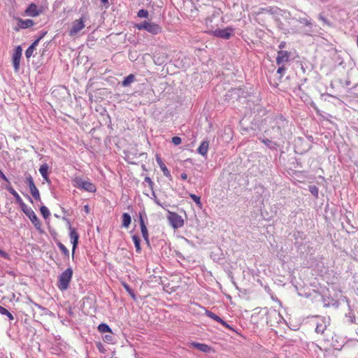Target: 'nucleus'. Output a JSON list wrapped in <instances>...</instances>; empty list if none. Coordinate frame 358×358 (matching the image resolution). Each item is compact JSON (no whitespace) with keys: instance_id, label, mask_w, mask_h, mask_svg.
<instances>
[{"instance_id":"obj_1","label":"nucleus","mask_w":358,"mask_h":358,"mask_svg":"<svg viewBox=\"0 0 358 358\" xmlns=\"http://www.w3.org/2000/svg\"><path fill=\"white\" fill-rule=\"evenodd\" d=\"M72 276L73 270L71 267H69L58 276L57 288L62 292L67 290L69 287Z\"/></svg>"},{"instance_id":"obj_2","label":"nucleus","mask_w":358,"mask_h":358,"mask_svg":"<svg viewBox=\"0 0 358 358\" xmlns=\"http://www.w3.org/2000/svg\"><path fill=\"white\" fill-rule=\"evenodd\" d=\"M73 185L78 189H83L88 192H95L96 186L89 179L84 180L80 176H76L72 180Z\"/></svg>"},{"instance_id":"obj_3","label":"nucleus","mask_w":358,"mask_h":358,"mask_svg":"<svg viewBox=\"0 0 358 358\" xmlns=\"http://www.w3.org/2000/svg\"><path fill=\"white\" fill-rule=\"evenodd\" d=\"M135 27L138 30H145L153 35H157L162 31V27L158 24L148 21L138 23L135 25Z\"/></svg>"},{"instance_id":"obj_4","label":"nucleus","mask_w":358,"mask_h":358,"mask_svg":"<svg viewBox=\"0 0 358 358\" xmlns=\"http://www.w3.org/2000/svg\"><path fill=\"white\" fill-rule=\"evenodd\" d=\"M20 208L23 213L29 218L35 228L37 230L41 231V223L34 211L31 208L28 207L26 203L22 205Z\"/></svg>"},{"instance_id":"obj_5","label":"nucleus","mask_w":358,"mask_h":358,"mask_svg":"<svg viewBox=\"0 0 358 358\" xmlns=\"http://www.w3.org/2000/svg\"><path fill=\"white\" fill-rule=\"evenodd\" d=\"M167 219L173 229H178L183 226L184 220L182 217L176 213L168 210Z\"/></svg>"},{"instance_id":"obj_6","label":"nucleus","mask_w":358,"mask_h":358,"mask_svg":"<svg viewBox=\"0 0 358 358\" xmlns=\"http://www.w3.org/2000/svg\"><path fill=\"white\" fill-rule=\"evenodd\" d=\"M25 182L27 184L32 196L36 201H40L41 196L39 191L35 185L32 176L30 174L26 176Z\"/></svg>"},{"instance_id":"obj_7","label":"nucleus","mask_w":358,"mask_h":358,"mask_svg":"<svg viewBox=\"0 0 358 358\" xmlns=\"http://www.w3.org/2000/svg\"><path fill=\"white\" fill-rule=\"evenodd\" d=\"M85 20L83 17L80 19L76 20L72 23V27L69 30V36H76L80 31L85 27Z\"/></svg>"},{"instance_id":"obj_8","label":"nucleus","mask_w":358,"mask_h":358,"mask_svg":"<svg viewBox=\"0 0 358 358\" xmlns=\"http://www.w3.org/2000/svg\"><path fill=\"white\" fill-rule=\"evenodd\" d=\"M234 29L231 27H227L225 29H217L213 31V36L224 38L229 39L232 35Z\"/></svg>"},{"instance_id":"obj_9","label":"nucleus","mask_w":358,"mask_h":358,"mask_svg":"<svg viewBox=\"0 0 358 358\" xmlns=\"http://www.w3.org/2000/svg\"><path fill=\"white\" fill-rule=\"evenodd\" d=\"M22 48L18 45L15 49V52L13 55V64L15 71H18L20 69V59L22 57Z\"/></svg>"},{"instance_id":"obj_10","label":"nucleus","mask_w":358,"mask_h":358,"mask_svg":"<svg viewBox=\"0 0 358 358\" xmlns=\"http://www.w3.org/2000/svg\"><path fill=\"white\" fill-rule=\"evenodd\" d=\"M68 223L69 224V229H70L69 236L71 238V242L73 245L72 255L73 256L74 253H75L76 248L78 246L79 235L76 232V229L71 227L69 221H68Z\"/></svg>"},{"instance_id":"obj_11","label":"nucleus","mask_w":358,"mask_h":358,"mask_svg":"<svg viewBox=\"0 0 358 358\" xmlns=\"http://www.w3.org/2000/svg\"><path fill=\"white\" fill-rule=\"evenodd\" d=\"M24 13L26 15L34 17L38 16L41 13V10L38 9V6L35 3H32L29 5Z\"/></svg>"},{"instance_id":"obj_12","label":"nucleus","mask_w":358,"mask_h":358,"mask_svg":"<svg viewBox=\"0 0 358 358\" xmlns=\"http://www.w3.org/2000/svg\"><path fill=\"white\" fill-rule=\"evenodd\" d=\"M205 314L210 318L214 320L215 321L220 323L222 326H224V327L227 328V329H231L232 328L231 327V326L227 324L225 321H224L220 317H219L218 315H217L216 314H215L214 313L210 311V310H205Z\"/></svg>"},{"instance_id":"obj_13","label":"nucleus","mask_w":358,"mask_h":358,"mask_svg":"<svg viewBox=\"0 0 358 358\" xmlns=\"http://www.w3.org/2000/svg\"><path fill=\"white\" fill-rule=\"evenodd\" d=\"M34 24V22L32 20H30V19L23 20L22 18H19L17 20L18 27L15 28V30L18 31L19 29H27V28L31 27Z\"/></svg>"},{"instance_id":"obj_14","label":"nucleus","mask_w":358,"mask_h":358,"mask_svg":"<svg viewBox=\"0 0 358 358\" xmlns=\"http://www.w3.org/2000/svg\"><path fill=\"white\" fill-rule=\"evenodd\" d=\"M5 188L9 192L10 194H11L15 197L16 202L20 205V207L25 203L22 199V198L20 196L18 193L10 185V184H8L7 185H6Z\"/></svg>"},{"instance_id":"obj_15","label":"nucleus","mask_w":358,"mask_h":358,"mask_svg":"<svg viewBox=\"0 0 358 358\" xmlns=\"http://www.w3.org/2000/svg\"><path fill=\"white\" fill-rule=\"evenodd\" d=\"M289 53L287 51L280 50L278 52V56L276 58V63L278 65H280L282 63L287 62L289 59Z\"/></svg>"},{"instance_id":"obj_16","label":"nucleus","mask_w":358,"mask_h":358,"mask_svg":"<svg viewBox=\"0 0 358 358\" xmlns=\"http://www.w3.org/2000/svg\"><path fill=\"white\" fill-rule=\"evenodd\" d=\"M156 161H157V162L160 169L162 170L163 174L166 178H170L171 177L170 171H169L168 168L166 167V166L163 162V161L161 159V157L159 155H156Z\"/></svg>"},{"instance_id":"obj_17","label":"nucleus","mask_w":358,"mask_h":358,"mask_svg":"<svg viewBox=\"0 0 358 358\" xmlns=\"http://www.w3.org/2000/svg\"><path fill=\"white\" fill-rule=\"evenodd\" d=\"M327 327V322L324 318L320 319L316 322L315 332L323 334Z\"/></svg>"},{"instance_id":"obj_18","label":"nucleus","mask_w":358,"mask_h":358,"mask_svg":"<svg viewBox=\"0 0 358 358\" xmlns=\"http://www.w3.org/2000/svg\"><path fill=\"white\" fill-rule=\"evenodd\" d=\"M191 345H192V346L196 348L197 350H199L201 352H209L210 351V347L204 343L194 342Z\"/></svg>"},{"instance_id":"obj_19","label":"nucleus","mask_w":358,"mask_h":358,"mask_svg":"<svg viewBox=\"0 0 358 358\" xmlns=\"http://www.w3.org/2000/svg\"><path fill=\"white\" fill-rule=\"evenodd\" d=\"M208 145H209L208 141H202L197 149V152L202 156L206 155V154L208 152Z\"/></svg>"},{"instance_id":"obj_20","label":"nucleus","mask_w":358,"mask_h":358,"mask_svg":"<svg viewBox=\"0 0 358 358\" xmlns=\"http://www.w3.org/2000/svg\"><path fill=\"white\" fill-rule=\"evenodd\" d=\"M39 43V39H36L35 41H34L31 45L25 51V56L27 58H29L33 55V52L34 50L36 49V47L38 45Z\"/></svg>"},{"instance_id":"obj_21","label":"nucleus","mask_w":358,"mask_h":358,"mask_svg":"<svg viewBox=\"0 0 358 358\" xmlns=\"http://www.w3.org/2000/svg\"><path fill=\"white\" fill-rule=\"evenodd\" d=\"M122 225L124 228H128L131 222V217L127 213H124L122 215Z\"/></svg>"},{"instance_id":"obj_22","label":"nucleus","mask_w":358,"mask_h":358,"mask_svg":"<svg viewBox=\"0 0 358 358\" xmlns=\"http://www.w3.org/2000/svg\"><path fill=\"white\" fill-rule=\"evenodd\" d=\"M262 142L269 149L276 150L278 147L277 143L272 141L268 138H262L261 139Z\"/></svg>"},{"instance_id":"obj_23","label":"nucleus","mask_w":358,"mask_h":358,"mask_svg":"<svg viewBox=\"0 0 358 358\" xmlns=\"http://www.w3.org/2000/svg\"><path fill=\"white\" fill-rule=\"evenodd\" d=\"M135 80V76L133 74H129L128 76H127L124 80L122 82V85L123 87H127L129 86L131 83H132L133 82H134Z\"/></svg>"},{"instance_id":"obj_24","label":"nucleus","mask_w":358,"mask_h":358,"mask_svg":"<svg viewBox=\"0 0 358 358\" xmlns=\"http://www.w3.org/2000/svg\"><path fill=\"white\" fill-rule=\"evenodd\" d=\"M141 234H142L143 239L146 241L147 244L149 245L150 244L149 234H148V229H147V227L145 224H142V226L141 227Z\"/></svg>"},{"instance_id":"obj_25","label":"nucleus","mask_w":358,"mask_h":358,"mask_svg":"<svg viewBox=\"0 0 358 358\" xmlns=\"http://www.w3.org/2000/svg\"><path fill=\"white\" fill-rule=\"evenodd\" d=\"M132 240L134 243L136 252L140 253L141 252V248L140 245L141 240L139 237L136 235H134L132 236Z\"/></svg>"},{"instance_id":"obj_26","label":"nucleus","mask_w":358,"mask_h":358,"mask_svg":"<svg viewBox=\"0 0 358 358\" xmlns=\"http://www.w3.org/2000/svg\"><path fill=\"white\" fill-rule=\"evenodd\" d=\"M98 330L101 333L112 332L110 327L105 323H101L98 326Z\"/></svg>"},{"instance_id":"obj_27","label":"nucleus","mask_w":358,"mask_h":358,"mask_svg":"<svg viewBox=\"0 0 358 358\" xmlns=\"http://www.w3.org/2000/svg\"><path fill=\"white\" fill-rule=\"evenodd\" d=\"M0 314L6 315L10 321L14 320V317L12 313H10L6 308L1 306H0Z\"/></svg>"},{"instance_id":"obj_28","label":"nucleus","mask_w":358,"mask_h":358,"mask_svg":"<svg viewBox=\"0 0 358 358\" xmlns=\"http://www.w3.org/2000/svg\"><path fill=\"white\" fill-rule=\"evenodd\" d=\"M123 287L126 289V291L129 293L131 297L136 300V295L134 290L129 287V285L125 282L122 283Z\"/></svg>"},{"instance_id":"obj_29","label":"nucleus","mask_w":358,"mask_h":358,"mask_svg":"<svg viewBox=\"0 0 358 358\" xmlns=\"http://www.w3.org/2000/svg\"><path fill=\"white\" fill-rule=\"evenodd\" d=\"M189 196L199 208L202 207V203L201 202L200 196H196V194H190Z\"/></svg>"},{"instance_id":"obj_30","label":"nucleus","mask_w":358,"mask_h":358,"mask_svg":"<svg viewBox=\"0 0 358 358\" xmlns=\"http://www.w3.org/2000/svg\"><path fill=\"white\" fill-rule=\"evenodd\" d=\"M57 246L60 249V250L62 252V253L64 254V256H66V257L69 256V251L64 244L59 242V243H57Z\"/></svg>"},{"instance_id":"obj_31","label":"nucleus","mask_w":358,"mask_h":358,"mask_svg":"<svg viewBox=\"0 0 358 358\" xmlns=\"http://www.w3.org/2000/svg\"><path fill=\"white\" fill-rule=\"evenodd\" d=\"M48 168L49 167L47 164H43L40 166L39 172L41 176L48 174Z\"/></svg>"},{"instance_id":"obj_32","label":"nucleus","mask_w":358,"mask_h":358,"mask_svg":"<svg viewBox=\"0 0 358 358\" xmlns=\"http://www.w3.org/2000/svg\"><path fill=\"white\" fill-rule=\"evenodd\" d=\"M40 210H41V213L43 217L45 219H47L50 216V211L46 206H41L40 208Z\"/></svg>"},{"instance_id":"obj_33","label":"nucleus","mask_w":358,"mask_h":358,"mask_svg":"<svg viewBox=\"0 0 358 358\" xmlns=\"http://www.w3.org/2000/svg\"><path fill=\"white\" fill-rule=\"evenodd\" d=\"M144 217H146L147 216L145 210H143L140 211L138 214L140 227H141L142 224H145L144 222Z\"/></svg>"},{"instance_id":"obj_34","label":"nucleus","mask_w":358,"mask_h":358,"mask_svg":"<svg viewBox=\"0 0 358 358\" xmlns=\"http://www.w3.org/2000/svg\"><path fill=\"white\" fill-rule=\"evenodd\" d=\"M296 21L300 22V23H301V24H305L307 27H311L312 26V22H311L310 20H309L308 18L300 17V18L297 19Z\"/></svg>"},{"instance_id":"obj_35","label":"nucleus","mask_w":358,"mask_h":358,"mask_svg":"<svg viewBox=\"0 0 358 358\" xmlns=\"http://www.w3.org/2000/svg\"><path fill=\"white\" fill-rule=\"evenodd\" d=\"M309 191L316 198L318 197V188L315 185H310L309 186Z\"/></svg>"},{"instance_id":"obj_36","label":"nucleus","mask_w":358,"mask_h":358,"mask_svg":"<svg viewBox=\"0 0 358 358\" xmlns=\"http://www.w3.org/2000/svg\"><path fill=\"white\" fill-rule=\"evenodd\" d=\"M148 11L145 9H141L138 11L137 15L139 17L147 18L148 17Z\"/></svg>"},{"instance_id":"obj_37","label":"nucleus","mask_w":358,"mask_h":358,"mask_svg":"<svg viewBox=\"0 0 358 358\" xmlns=\"http://www.w3.org/2000/svg\"><path fill=\"white\" fill-rule=\"evenodd\" d=\"M286 71V69L284 67V66H279V68L277 70V73L280 74V76L278 78V81H280L282 76L285 73Z\"/></svg>"},{"instance_id":"obj_38","label":"nucleus","mask_w":358,"mask_h":358,"mask_svg":"<svg viewBox=\"0 0 358 358\" xmlns=\"http://www.w3.org/2000/svg\"><path fill=\"white\" fill-rule=\"evenodd\" d=\"M181 138L178 136H174L172 138V140H171V142L175 145H178L181 143Z\"/></svg>"},{"instance_id":"obj_39","label":"nucleus","mask_w":358,"mask_h":358,"mask_svg":"<svg viewBox=\"0 0 358 358\" xmlns=\"http://www.w3.org/2000/svg\"><path fill=\"white\" fill-rule=\"evenodd\" d=\"M145 182H147L151 189H153L154 182L150 177L145 178Z\"/></svg>"},{"instance_id":"obj_40","label":"nucleus","mask_w":358,"mask_h":358,"mask_svg":"<svg viewBox=\"0 0 358 358\" xmlns=\"http://www.w3.org/2000/svg\"><path fill=\"white\" fill-rule=\"evenodd\" d=\"M0 256L5 259H9L8 254L2 250H0Z\"/></svg>"},{"instance_id":"obj_41","label":"nucleus","mask_w":358,"mask_h":358,"mask_svg":"<svg viewBox=\"0 0 358 358\" xmlns=\"http://www.w3.org/2000/svg\"><path fill=\"white\" fill-rule=\"evenodd\" d=\"M0 178H2L6 182H7L8 184H10V182L8 179V178L5 176V174L1 170H0Z\"/></svg>"},{"instance_id":"obj_42","label":"nucleus","mask_w":358,"mask_h":358,"mask_svg":"<svg viewBox=\"0 0 358 358\" xmlns=\"http://www.w3.org/2000/svg\"><path fill=\"white\" fill-rule=\"evenodd\" d=\"M96 347L98 348V350H99L100 352L101 353H104L105 352V350L102 345V344L101 343H99L96 344Z\"/></svg>"},{"instance_id":"obj_43","label":"nucleus","mask_w":358,"mask_h":358,"mask_svg":"<svg viewBox=\"0 0 358 358\" xmlns=\"http://www.w3.org/2000/svg\"><path fill=\"white\" fill-rule=\"evenodd\" d=\"M154 201L155 202V203H157L158 206H161L162 208H163L164 209H166V206H167L166 205L164 204V203H162L159 199H155Z\"/></svg>"},{"instance_id":"obj_44","label":"nucleus","mask_w":358,"mask_h":358,"mask_svg":"<svg viewBox=\"0 0 358 358\" xmlns=\"http://www.w3.org/2000/svg\"><path fill=\"white\" fill-rule=\"evenodd\" d=\"M103 340L107 342H111L113 341V336L111 335H106Z\"/></svg>"},{"instance_id":"obj_45","label":"nucleus","mask_w":358,"mask_h":358,"mask_svg":"<svg viewBox=\"0 0 358 358\" xmlns=\"http://www.w3.org/2000/svg\"><path fill=\"white\" fill-rule=\"evenodd\" d=\"M31 303H32L34 306L37 307L38 308H39V309H41V310H47L45 308H43V306H41V305H39V304H38V303H35V302H34V301H31Z\"/></svg>"},{"instance_id":"obj_46","label":"nucleus","mask_w":358,"mask_h":358,"mask_svg":"<svg viewBox=\"0 0 358 358\" xmlns=\"http://www.w3.org/2000/svg\"><path fill=\"white\" fill-rule=\"evenodd\" d=\"M286 43L285 41H282L279 45V48L282 50V48H285Z\"/></svg>"},{"instance_id":"obj_47","label":"nucleus","mask_w":358,"mask_h":358,"mask_svg":"<svg viewBox=\"0 0 358 358\" xmlns=\"http://www.w3.org/2000/svg\"><path fill=\"white\" fill-rule=\"evenodd\" d=\"M180 178L182 179V180H186L187 178V175L185 173H182L180 174Z\"/></svg>"},{"instance_id":"obj_48","label":"nucleus","mask_w":358,"mask_h":358,"mask_svg":"<svg viewBox=\"0 0 358 358\" xmlns=\"http://www.w3.org/2000/svg\"><path fill=\"white\" fill-rule=\"evenodd\" d=\"M43 180L45 181H46L47 182H50V179H49V177H48V174L45 175V176H42Z\"/></svg>"},{"instance_id":"obj_49","label":"nucleus","mask_w":358,"mask_h":358,"mask_svg":"<svg viewBox=\"0 0 358 358\" xmlns=\"http://www.w3.org/2000/svg\"><path fill=\"white\" fill-rule=\"evenodd\" d=\"M260 10V13L270 12V9H268V8H262Z\"/></svg>"},{"instance_id":"obj_50","label":"nucleus","mask_w":358,"mask_h":358,"mask_svg":"<svg viewBox=\"0 0 358 358\" xmlns=\"http://www.w3.org/2000/svg\"><path fill=\"white\" fill-rule=\"evenodd\" d=\"M319 19H320V20H322V22H324V23H326V22H327V20H326V18H325L324 17H323L322 15H319Z\"/></svg>"},{"instance_id":"obj_51","label":"nucleus","mask_w":358,"mask_h":358,"mask_svg":"<svg viewBox=\"0 0 358 358\" xmlns=\"http://www.w3.org/2000/svg\"><path fill=\"white\" fill-rule=\"evenodd\" d=\"M46 32H42L40 35V36L37 38L39 39V41L45 36Z\"/></svg>"},{"instance_id":"obj_52","label":"nucleus","mask_w":358,"mask_h":358,"mask_svg":"<svg viewBox=\"0 0 358 358\" xmlns=\"http://www.w3.org/2000/svg\"><path fill=\"white\" fill-rule=\"evenodd\" d=\"M101 2L103 5L106 6L108 4V0H101Z\"/></svg>"},{"instance_id":"obj_53","label":"nucleus","mask_w":358,"mask_h":358,"mask_svg":"<svg viewBox=\"0 0 358 358\" xmlns=\"http://www.w3.org/2000/svg\"><path fill=\"white\" fill-rule=\"evenodd\" d=\"M275 120H276V121L280 120L282 122H285V119H284L282 116L278 119L276 118Z\"/></svg>"},{"instance_id":"obj_54","label":"nucleus","mask_w":358,"mask_h":358,"mask_svg":"<svg viewBox=\"0 0 358 358\" xmlns=\"http://www.w3.org/2000/svg\"><path fill=\"white\" fill-rule=\"evenodd\" d=\"M152 196H153V198H152L153 200H155V199H157V196H156V194H155V192L153 190H152Z\"/></svg>"},{"instance_id":"obj_55","label":"nucleus","mask_w":358,"mask_h":358,"mask_svg":"<svg viewBox=\"0 0 358 358\" xmlns=\"http://www.w3.org/2000/svg\"><path fill=\"white\" fill-rule=\"evenodd\" d=\"M85 209L86 212H88V209H89L88 206H85Z\"/></svg>"},{"instance_id":"obj_56","label":"nucleus","mask_w":358,"mask_h":358,"mask_svg":"<svg viewBox=\"0 0 358 358\" xmlns=\"http://www.w3.org/2000/svg\"><path fill=\"white\" fill-rule=\"evenodd\" d=\"M28 199H29V200L31 202H32V199H31V198L29 196H28Z\"/></svg>"},{"instance_id":"obj_57","label":"nucleus","mask_w":358,"mask_h":358,"mask_svg":"<svg viewBox=\"0 0 358 358\" xmlns=\"http://www.w3.org/2000/svg\"><path fill=\"white\" fill-rule=\"evenodd\" d=\"M317 347L319 348V350H322V348L317 345Z\"/></svg>"},{"instance_id":"obj_58","label":"nucleus","mask_w":358,"mask_h":358,"mask_svg":"<svg viewBox=\"0 0 358 358\" xmlns=\"http://www.w3.org/2000/svg\"><path fill=\"white\" fill-rule=\"evenodd\" d=\"M115 358H117V357H115Z\"/></svg>"}]
</instances>
